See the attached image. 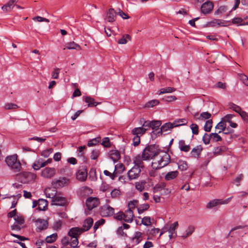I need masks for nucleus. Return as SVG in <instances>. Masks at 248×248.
I'll list each match as a JSON object with an SVG mask.
<instances>
[{
    "label": "nucleus",
    "instance_id": "f257e3e1",
    "mask_svg": "<svg viewBox=\"0 0 248 248\" xmlns=\"http://www.w3.org/2000/svg\"><path fill=\"white\" fill-rule=\"evenodd\" d=\"M5 162L14 172H18L20 171L21 165L20 161L17 160V155L16 154L7 156L5 158Z\"/></svg>",
    "mask_w": 248,
    "mask_h": 248
},
{
    "label": "nucleus",
    "instance_id": "f03ea898",
    "mask_svg": "<svg viewBox=\"0 0 248 248\" xmlns=\"http://www.w3.org/2000/svg\"><path fill=\"white\" fill-rule=\"evenodd\" d=\"M160 151L159 146L156 144H150L146 146L143 150L142 153L145 156L152 159L155 156L157 155Z\"/></svg>",
    "mask_w": 248,
    "mask_h": 248
},
{
    "label": "nucleus",
    "instance_id": "7ed1b4c3",
    "mask_svg": "<svg viewBox=\"0 0 248 248\" xmlns=\"http://www.w3.org/2000/svg\"><path fill=\"white\" fill-rule=\"evenodd\" d=\"M170 156L167 152H165L164 155L157 161V165L155 167L156 162L153 163L152 166L154 169H160L167 166L170 162Z\"/></svg>",
    "mask_w": 248,
    "mask_h": 248
},
{
    "label": "nucleus",
    "instance_id": "20e7f679",
    "mask_svg": "<svg viewBox=\"0 0 248 248\" xmlns=\"http://www.w3.org/2000/svg\"><path fill=\"white\" fill-rule=\"evenodd\" d=\"M149 157L145 156L144 154L142 153L141 155L138 154L133 158V163L135 167H139V168L143 169L144 168V165L143 161L148 160Z\"/></svg>",
    "mask_w": 248,
    "mask_h": 248
},
{
    "label": "nucleus",
    "instance_id": "39448f33",
    "mask_svg": "<svg viewBox=\"0 0 248 248\" xmlns=\"http://www.w3.org/2000/svg\"><path fill=\"white\" fill-rule=\"evenodd\" d=\"M232 198V197L224 200L222 199H214L208 202L206 205V208L207 209H212L219 205L227 204L230 202Z\"/></svg>",
    "mask_w": 248,
    "mask_h": 248
},
{
    "label": "nucleus",
    "instance_id": "423d86ee",
    "mask_svg": "<svg viewBox=\"0 0 248 248\" xmlns=\"http://www.w3.org/2000/svg\"><path fill=\"white\" fill-rule=\"evenodd\" d=\"M36 177V174L31 172H23L20 174L21 182L25 184L34 181Z\"/></svg>",
    "mask_w": 248,
    "mask_h": 248
},
{
    "label": "nucleus",
    "instance_id": "0eeeda50",
    "mask_svg": "<svg viewBox=\"0 0 248 248\" xmlns=\"http://www.w3.org/2000/svg\"><path fill=\"white\" fill-rule=\"evenodd\" d=\"M114 209L108 204H105L100 208V214L103 217H108L113 216Z\"/></svg>",
    "mask_w": 248,
    "mask_h": 248
},
{
    "label": "nucleus",
    "instance_id": "6e6552de",
    "mask_svg": "<svg viewBox=\"0 0 248 248\" xmlns=\"http://www.w3.org/2000/svg\"><path fill=\"white\" fill-rule=\"evenodd\" d=\"M141 169L139 167L133 166L127 172V176L129 181L138 179L140 175Z\"/></svg>",
    "mask_w": 248,
    "mask_h": 248
},
{
    "label": "nucleus",
    "instance_id": "1a4fd4ad",
    "mask_svg": "<svg viewBox=\"0 0 248 248\" xmlns=\"http://www.w3.org/2000/svg\"><path fill=\"white\" fill-rule=\"evenodd\" d=\"M99 199L96 197H89L86 201L87 209L89 211H91L94 208L97 207L99 204Z\"/></svg>",
    "mask_w": 248,
    "mask_h": 248
},
{
    "label": "nucleus",
    "instance_id": "9d476101",
    "mask_svg": "<svg viewBox=\"0 0 248 248\" xmlns=\"http://www.w3.org/2000/svg\"><path fill=\"white\" fill-rule=\"evenodd\" d=\"M214 8V4L210 1H207L204 2L201 7V12L204 14H208L211 12Z\"/></svg>",
    "mask_w": 248,
    "mask_h": 248
},
{
    "label": "nucleus",
    "instance_id": "9b49d317",
    "mask_svg": "<svg viewBox=\"0 0 248 248\" xmlns=\"http://www.w3.org/2000/svg\"><path fill=\"white\" fill-rule=\"evenodd\" d=\"M51 202L53 205L63 206L66 203V199L62 196L54 195L52 197Z\"/></svg>",
    "mask_w": 248,
    "mask_h": 248
},
{
    "label": "nucleus",
    "instance_id": "f8f14e48",
    "mask_svg": "<svg viewBox=\"0 0 248 248\" xmlns=\"http://www.w3.org/2000/svg\"><path fill=\"white\" fill-rule=\"evenodd\" d=\"M56 173L54 168L46 167L41 172V176L46 178H51L53 177Z\"/></svg>",
    "mask_w": 248,
    "mask_h": 248
},
{
    "label": "nucleus",
    "instance_id": "ddd939ff",
    "mask_svg": "<svg viewBox=\"0 0 248 248\" xmlns=\"http://www.w3.org/2000/svg\"><path fill=\"white\" fill-rule=\"evenodd\" d=\"M77 178L81 182L86 180L87 177V171L85 167H80L77 171Z\"/></svg>",
    "mask_w": 248,
    "mask_h": 248
},
{
    "label": "nucleus",
    "instance_id": "4468645a",
    "mask_svg": "<svg viewBox=\"0 0 248 248\" xmlns=\"http://www.w3.org/2000/svg\"><path fill=\"white\" fill-rule=\"evenodd\" d=\"M203 148L201 145H197L194 147L190 153V156L191 157L198 159L200 158Z\"/></svg>",
    "mask_w": 248,
    "mask_h": 248
},
{
    "label": "nucleus",
    "instance_id": "2eb2a0df",
    "mask_svg": "<svg viewBox=\"0 0 248 248\" xmlns=\"http://www.w3.org/2000/svg\"><path fill=\"white\" fill-rule=\"evenodd\" d=\"M116 18V12L113 8H110L107 13L105 20L108 22H113L115 21Z\"/></svg>",
    "mask_w": 248,
    "mask_h": 248
},
{
    "label": "nucleus",
    "instance_id": "dca6fc26",
    "mask_svg": "<svg viewBox=\"0 0 248 248\" xmlns=\"http://www.w3.org/2000/svg\"><path fill=\"white\" fill-rule=\"evenodd\" d=\"M161 124V122L160 121L154 120L152 121V129L153 130L152 133L155 134V136L157 135L160 134L161 132H159L160 129V126Z\"/></svg>",
    "mask_w": 248,
    "mask_h": 248
},
{
    "label": "nucleus",
    "instance_id": "f3484780",
    "mask_svg": "<svg viewBox=\"0 0 248 248\" xmlns=\"http://www.w3.org/2000/svg\"><path fill=\"white\" fill-rule=\"evenodd\" d=\"M93 223V219L91 217H89L84 221L82 227L80 229H81L83 232L88 231L92 227Z\"/></svg>",
    "mask_w": 248,
    "mask_h": 248
},
{
    "label": "nucleus",
    "instance_id": "a211bd4d",
    "mask_svg": "<svg viewBox=\"0 0 248 248\" xmlns=\"http://www.w3.org/2000/svg\"><path fill=\"white\" fill-rule=\"evenodd\" d=\"M37 222L38 223L36 229L37 232H40L47 228L48 222L46 220L39 218L37 219Z\"/></svg>",
    "mask_w": 248,
    "mask_h": 248
},
{
    "label": "nucleus",
    "instance_id": "6ab92c4d",
    "mask_svg": "<svg viewBox=\"0 0 248 248\" xmlns=\"http://www.w3.org/2000/svg\"><path fill=\"white\" fill-rule=\"evenodd\" d=\"M82 98L85 103H87L88 107H94L101 103L95 102L94 99L90 96H83Z\"/></svg>",
    "mask_w": 248,
    "mask_h": 248
},
{
    "label": "nucleus",
    "instance_id": "aec40b11",
    "mask_svg": "<svg viewBox=\"0 0 248 248\" xmlns=\"http://www.w3.org/2000/svg\"><path fill=\"white\" fill-rule=\"evenodd\" d=\"M123 217H124V220L125 222L128 223L132 222L134 217V214L132 210L131 209H127L125 211V213H124Z\"/></svg>",
    "mask_w": 248,
    "mask_h": 248
},
{
    "label": "nucleus",
    "instance_id": "412c9836",
    "mask_svg": "<svg viewBox=\"0 0 248 248\" xmlns=\"http://www.w3.org/2000/svg\"><path fill=\"white\" fill-rule=\"evenodd\" d=\"M19 0H10L7 4L2 6L1 9L3 11H11L15 5V4Z\"/></svg>",
    "mask_w": 248,
    "mask_h": 248
},
{
    "label": "nucleus",
    "instance_id": "4be33fe9",
    "mask_svg": "<svg viewBox=\"0 0 248 248\" xmlns=\"http://www.w3.org/2000/svg\"><path fill=\"white\" fill-rule=\"evenodd\" d=\"M178 226V223L177 221L174 222L173 223L170 224V228L168 230L169 233V238L171 239L172 237H176L177 236V233L175 231L176 228Z\"/></svg>",
    "mask_w": 248,
    "mask_h": 248
},
{
    "label": "nucleus",
    "instance_id": "5701e85b",
    "mask_svg": "<svg viewBox=\"0 0 248 248\" xmlns=\"http://www.w3.org/2000/svg\"><path fill=\"white\" fill-rule=\"evenodd\" d=\"M69 180L66 177L60 178L59 180L53 182L54 184L58 187H62L68 184Z\"/></svg>",
    "mask_w": 248,
    "mask_h": 248
},
{
    "label": "nucleus",
    "instance_id": "b1692460",
    "mask_svg": "<svg viewBox=\"0 0 248 248\" xmlns=\"http://www.w3.org/2000/svg\"><path fill=\"white\" fill-rule=\"evenodd\" d=\"M109 156L114 163L117 162L121 157L120 152L118 150H110L109 152Z\"/></svg>",
    "mask_w": 248,
    "mask_h": 248
},
{
    "label": "nucleus",
    "instance_id": "393cba45",
    "mask_svg": "<svg viewBox=\"0 0 248 248\" xmlns=\"http://www.w3.org/2000/svg\"><path fill=\"white\" fill-rule=\"evenodd\" d=\"M178 147L181 151L188 152L190 150V146L189 144H186L185 140H181L178 142Z\"/></svg>",
    "mask_w": 248,
    "mask_h": 248
},
{
    "label": "nucleus",
    "instance_id": "a878e982",
    "mask_svg": "<svg viewBox=\"0 0 248 248\" xmlns=\"http://www.w3.org/2000/svg\"><path fill=\"white\" fill-rule=\"evenodd\" d=\"M81 229L78 227H73L68 232V234L71 238L77 237V235L82 232Z\"/></svg>",
    "mask_w": 248,
    "mask_h": 248
},
{
    "label": "nucleus",
    "instance_id": "bb28decb",
    "mask_svg": "<svg viewBox=\"0 0 248 248\" xmlns=\"http://www.w3.org/2000/svg\"><path fill=\"white\" fill-rule=\"evenodd\" d=\"M47 207V201L45 199L38 200V207L37 209L39 211H46Z\"/></svg>",
    "mask_w": 248,
    "mask_h": 248
},
{
    "label": "nucleus",
    "instance_id": "cd10ccee",
    "mask_svg": "<svg viewBox=\"0 0 248 248\" xmlns=\"http://www.w3.org/2000/svg\"><path fill=\"white\" fill-rule=\"evenodd\" d=\"M44 167H45V164L43 163V160L42 158L36 160L32 165V168L35 170H39L41 168Z\"/></svg>",
    "mask_w": 248,
    "mask_h": 248
},
{
    "label": "nucleus",
    "instance_id": "c85d7f7f",
    "mask_svg": "<svg viewBox=\"0 0 248 248\" xmlns=\"http://www.w3.org/2000/svg\"><path fill=\"white\" fill-rule=\"evenodd\" d=\"M142 124V126H141V128H143V129H145V132H146V131L150 129L152 127V121H145L143 118H141L140 119V123Z\"/></svg>",
    "mask_w": 248,
    "mask_h": 248
},
{
    "label": "nucleus",
    "instance_id": "c756f323",
    "mask_svg": "<svg viewBox=\"0 0 248 248\" xmlns=\"http://www.w3.org/2000/svg\"><path fill=\"white\" fill-rule=\"evenodd\" d=\"M179 172L177 170L170 171L166 174L165 179L167 181H170L176 178Z\"/></svg>",
    "mask_w": 248,
    "mask_h": 248
},
{
    "label": "nucleus",
    "instance_id": "7c9ffc66",
    "mask_svg": "<svg viewBox=\"0 0 248 248\" xmlns=\"http://www.w3.org/2000/svg\"><path fill=\"white\" fill-rule=\"evenodd\" d=\"M227 150V148L225 146L215 147L213 150V154L215 155H218L222 153L225 152Z\"/></svg>",
    "mask_w": 248,
    "mask_h": 248
},
{
    "label": "nucleus",
    "instance_id": "2f4dec72",
    "mask_svg": "<svg viewBox=\"0 0 248 248\" xmlns=\"http://www.w3.org/2000/svg\"><path fill=\"white\" fill-rule=\"evenodd\" d=\"M175 127V125L173 123H167L164 124L162 126H161L159 132H161V134L162 132H166L168 130L173 128Z\"/></svg>",
    "mask_w": 248,
    "mask_h": 248
},
{
    "label": "nucleus",
    "instance_id": "473e14b6",
    "mask_svg": "<svg viewBox=\"0 0 248 248\" xmlns=\"http://www.w3.org/2000/svg\"><path fill=\"white\" fill-rule=\"evenodd\" d=\"M145 133V129L141 128V127H135L132 130V134L134 136L140 137Z\"/></svg>",
    "mask_w": 248,
    "mask_h": 248
},
{
    "label": "nucleus",
    "instance_id": "72a5a7b5",
    "mask_svg": "<svg viewBox=\"0 0 248 248\" xmlns=\"http://www.w3.org/2000/svg\"><path fill=\"white\" fill-rule=\"evenodd\" d=\"M145 180H141L135 183V187L140 192H142L145 188Z\"/></svg>",
    "mask_w": 248,
    "mask_h": 248
},
{
    "label": "nucleus",
    "instance_id": "f704fd0d",
    "mask_svg": "<svg viewBox=\"0 0 248 248\" xmlns=\"http://www.w3.org/2000/svg\"><path fill=\"white\" fill-rule=\"evenodd\" d=\"M221 133V131H218L217 132L211 133V141L214 142L220 141L222 140V138L218 135L219 133Z\"/></svg>",
    "mask_w": 248,
    "mask_h": 248
},
{
    "label": "nucleus",
    "instance_id": "c9c22d12",
    "mask_svg": "<svg viewBox=\"0 0 248 248\" xmlns=\"http://www.w3.org/2000/svg\"><path fill=\"white\" fill-rule=\"evenodd\" d=\"M142 233L140 232H136L134 236L131 238V240L134 241L136 240V245L139 244L142 240L141 238Z\"/></svg>",
    "mask_w": 248,
    "mask_h": 248
},
{
    "label": "nucleus",
    "instance_id": "e433bc0d",
    "mask_svg": "<svg viewBox=\"0 0 248 248\" xmlns=\"http://www.w3.org/2000/svg\"><path fill=\"white\" fill-rule=\"evenodd\" d=\"M195 230V228L193 226H189L186 230L185 232L182 235V237L185 238L191 235Z\"/></svg>",
    "mask_w": 248,
    "mask_h": 248
},
{
    "label": "nucleus",
    "instance_id": "4c0bfd02",
    "mask_svg": "<svg viewBox=\"0 0 248 248\" xmlns=\"http://www.w3.org/2000/svg\"><path fill=\"white\" fill-rule=\"evenodd\" d=\"M58 237L57 233H54L49 236H47L46 238V241L47 243H52L55 242Z\"/></svg>",
    "mask_w": 248,
    "mask_h": 248
},
{
    "label": "nucleus",
    "instance_id": "58836bf2",
    "mask_svg": "<svg viewBox=\"0 0 248 248\" xmlns=\"http://www.w3.org/2000/svg\"><path fill=\"white\" fill-rule=\"evenodd\" d=\"M66 47L68 49H80L81 48L80 46L74 42L68 43Z\"/></svg>",
    "mask_w": 248,
    "mask_h": 248
},
{
    "label": "nucleus",
    "instance_id": "ea45409f",
    "mask_svg": "<svg viewBox=\"0 0 248 248\" xmlns=\"http://www.w3.org/2000/svg\"><path fill=\"white\" fill-rule=\"evenodd\" d=\"M178 164V167L181 171H184L187 170L188 166L186 161L180 160Z\"/></svg>",
    "mask_w": 248,
    "mask_h": 248
},
{
    "label": "nucleus",
    "instance_id": "a19ab883",
    "mask_svg": "<svg viewBox=\"0 0 248 248\" xmlns=\"http://www.w3.org/2000/svg\"><path fill=\"white\" fill-rule=\"evenodd\" d=\"M226 123L222 120L219 122L216 126V129H219V131H224L226 130Z\"/></svg>",
    "mask_w": 248,
    "mask_h": 248
},
{
    "label": "nucleus",
    "instance_id": "79ce46f5",
    "mask_svg": "<svg viewBox=\"0 0 248 248\" xmlns=\"http://www.w3.org/2000/svg\"><path fill=\"white\" fill-rule=\"evenodd\" d=\"M159 104V100L157 99H153L152 100L149 101L147 102L145 105L146 108H153L155 106H157Z\"/></svg>",
    "mask_w": 248,
    "mask_h": 248
},
{
    "label": "nucleus",
    "instance_id": "37998d69",
    "mask_svg": "<svg viewBox=\"0 0 248 248\" xmlns=\"http://www.w3.org/2000/svg\"><path fill=\"white\" fill-rule=\"evenodd\" d=\"M150 207V205L148 203H145L140 205L139 208H138V212L139 214L143 213L145 211L147 210Z\"/></svg>",
    "mask_w": 248,
    "mask_h": 248
},
{
    "label": "nucleus",
    "instance_id": "c03bdc74",
    "mask_svg": "<svg viewBox=\"0 0 248 248\" xmlns=\"http://www.w3.org/2000/svg\"><path fill=\"white\" fill-rule=\"evenodd\" d=\"M213 121L212 119L207 120L204 125V130L206 132H210L212 127Z\"/></svg>",
    "mask_w": 248,
    "mask_h": 248
},
{
    "label": "nucleus",
    "instance_id": "a18cd8bd",
    "mask_svg": "<svg viewBox=\"0 0 248 248\" xmlns=\"http://www.w3.org/2000/svg\"><path fill=\"white\" fill-rule=\"evenodd\" d=\"M186 123L187 121L185 119H179L173 122L175 127L186 125Z\"/></svg>",
    "mask_w": 248,
    "mask_h": 248
},
{
    "label": "nucleus",
    "instance_id": "49530a36",
    "mask_svg": "<svg viewBox=\"0 0 248 248\" xmlns=\"http://www.w3.org/2000/svg\"><path fill=\"white\" fill-rule=\"evenodd\" d=\"M211 117V114L209 112L206 111L201 113L200 116L198 118L199 120H209Z\"/></svg>",
    "mask_w": 248,
    "mask_h": 248
},
{
    "label": "nucleus",
    "instance_id": "de8ad7c7",
    "mask_svg": "<svg viewBox=\"0 0 248 248\" xmlns=\"http://www.w3.org/2000/svg\"><path fill=\"white\" fill-rule=\"evenodd\" d=\"M244 175L243 174H240L238 175L232 181V183L235 184L236 186H238L240 185V182L243 180Z\"/></svg>",
    "mask_w": 248,
    "mask_h": 248
},
{
    "label": "nucleus",
    "instance_id": "09e8293b",
    "mask_svg": "<svg viewBox=\"0 0 248 248\" xmlns=\"http://www.w3.org/2000/svg\"><path fill=\"white\" fill-rule=\"evenodd\" d=\"M228 10V7L226 5L220 6L217 10L215 12V15H219L226 12Z\"/></svg>",
    "mask_w": 248,
    "mask_h": 248
},
{
    "label": "nucleus",
    "instance_id": "8fccbe9b",
    "mask_svg": "<svg viewBox=\"0 0 248 248\" xmlns=\"http://www.w3.org/2000/svg\"><path fill=\"white\" fill-rule=\"evenodd\" d=\"M176 89L175 88H173L171 87H167L166 88H162L159 90V94L165 93H170L175 91Z\"/></svg>",
    "mask_w": 248,
    "mask_h": 248
},
{
    "label": "nucleus",
    "instance_id": "3c124183",
    "mask_svg": "<svg viewBox=\"0 0 248 248\" xmlns=\"http://www.w3.org/2000/svg\"><path fill=\"white\" fill-rule=\"evenodd\" d=\"M100 155V151L98 149L93 150L91 152V158L93 160H96Z\"/></svg>",
    "mask_w": 248,
    "mask_h": 248
},
{
    "label": "nucleus",
    "instance_id": "603ef678",
    "mask_svg": "<svg viewBox=\"0 0 248 248\" xmlns=\"http://www.w3.org/2000/svg\"><path fill=\"white\" fill-rule=\"evenodd\" d=\"M115 171H117L119 173H122L125 170L124 166L122 164H118L115 166Z\"/></svg>",
    "mask_w": 248,
    "mask_h": 248
},
{
    "label": "nucleus",
    "instance_id": "864d4df0",
    "mask_svg": "<svg viewBox=\"0 0 248 248\" xmlns=\"http://www.w3.org/2000/svg\"><path fill=\"white\" fill-rule=\"evenodd\" d=\"M190 127L192 130V134L193 135H198L199 133V126L196 124H192Z\"/></svg>",
    "mask_w": 248,
    "mask_h": 248
},
{
    "label": "nucleus",
    "instance_id": "5fc2aeb1",
    "mask_svg": "<svg viewBox=\"0 0 248 248\" xmlns=\"http://www.w3.org/2000/svg\"><path fill=\"white\" fill-rule=\"evenodd\" d=\"M232 23L233 24H238V25H245L244 24H242V22L243 21V19L241 17H235L232 19Z\"/></svg>",
    "mask_w": 248,
    "mask_h": 248
},
{
    "label": "nucleus",
    "instance_id": "6e6d98bb",
    "mask_svg": "<svg viewBox=\"0 0 248 248\" xmlns=\"http://www.w3.org/2000/svg\"><path fill=\"white\" fill-rule=\"evenodd\" d=\"M210 140H211V134L205 133L202 137L203 143L206 145L210 143Z\"/></svg>",
    "mask_w": 248,
    "mask_h": 248
},
{
    "label": "nucleus",
    "instance_id": "4d7b16f0",
    "mask_svg": "<svg viewBox=\"0 0 248 248\" xmlns=\"http://www.w3.org/2000/svg\"><path fill=\"white\" fill-rule=\"evenodd\" d=\"M53 149L49 148L42 151L41 153V155L45 158L48 157L49 155L53 152Z\"/></svg>",
    "mask_w": 248,
    "mask_h": 248
},
{
    "label": "nucleus",
    "instance_id": "13d9d810",
    "mask_svg": "<svg viewBox=\"0 0 248 248\" xmlns=\"http://www.w3.org/2000/svg\"><path fill=\"white\" fill-rule=\"evenodd\" d=\"M131 37L128 34L123 36L118 41L119 44H125L127 42V39L130 40Z\"/></svg>",
    "mask_w": 248,
    "mask_h": 248
},
{
    "label": "nucleus",
    "instance_id": "bf43d9fd",
    "mask_svg": "<svg viewBox=\"0 0 248 248\" xmlns=\"http://www.w3.org/2000/svg\"><path fill=\"white\" fill-rule=\"evenodd\" d=\"M105 219H102V218L100 219V220H99L97 221H96L94 223V225L93 226L94 231L95 232L98 229L100 225L104 224L105 223Z\"/></svg>",
    "mask_w": 248,
    "mask_h": 248
},
{
    "label": "nucleus",
    "instance_id": "052dcab7",
    "mask_svg": "<svg viewBox=\"0 0 248 248\" xmlns=\"http://www.w3.org/2000/svg\"><path fill=\"white\" fill-rule=\"evenodd\" d=\"M15 223L18 224L20 225L23 224L25 222L24 219L22 216H16L14 217Z\"/></svg>",
    "mask_w": 248,
    "mask_h": 248
},
{
    "label": "nucleus",
    "instance_id": "680f3d73",
    "mask_svg": "<svg viewBox=\"0 0 248 248\" xmlns=\"http://www.w3.org/2000/svg\"><path fill=\"white\" fill-rule=\"evenodd\" d=\"M141 224L145 226H150L151 225V218L149 217H144L141 221Z\"/></svg>",
    "mask_w": 248,
    "mask_h": 248
},
{
    "label": "nucleus",
    "instance_id": "e2e57ef3",
    "mask_svg": "<svg viewBox=\"0 0 248 248\" xmlns=\"http://www.w3.org/2000/svg\"><path fill=\"white\" fill-rule=\"evenodd\" d=\"M100 139L98 138H94L89 140L87 145L89 147H91L96 145L99 142Z\"/></svg>",
    "mask_w": 248,
    "mask_h": 248
},
{
    "label": "nucleus",
    "instance_id": "0e129e2a",
    "mask_svg": "<svg viewBox=\"0 0 248 248\" xmlns=\"http://www.w3.org/2000/svg\"><path fill=\"white\" fill-rule=\"evenodd\" d=\"M101 144L104 147L107 148L110 147L111 146V144L109 142V139L108 137H105L103 138Z\"/></svg>",
    "mask_w": 248,
    "mask_h": 248
},
{
    "label": "nucleus",
    "instance_id": "69168bd1",
    "mask_svg": "<svg viewBox=\"0 0 248 248\" xmlns=\"http://www.w3.org/2000/svg\"><path fill=\"white\" fill-rule=\"evenodd\" d=\"M18 106L14 103H7L5 106V108L6 109H16L18 108Z\"/></svg>",
    "mask_w": 248,
    "mask_h": 248
},
{
    "label": "nucleus",
    "instance_id": "338daca9",
    "mask_svg": "<svg viewBox=\"0 0 248 248\" xmlns=\"http://www.w3.org/2000/svg\"><path fill=\"white\" fill-rule=\"evenodd\" d=\"M60 69L59 68H55L52 73V78L54 79H57L59 78Z\"/></svg>",
    "mask_w": 248,
    "mask_h": 248
},
{
    "label": "nucleus",
    "instance_id": "774afa93",
    "mask_svg": "<svg viewBox=\"0 0 248 248\" xmlns=\"http://www.w3.org/2000/svg\"><path fill=\"white\" fill-rule=\"evenodd\" d=\"M239 115L245 122L248 123V114L246 111L242 110Z\"/></svg>",
    "mask_w": 248,
    "mask_h": 248
}]
</instances>
